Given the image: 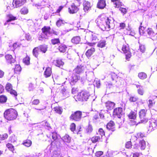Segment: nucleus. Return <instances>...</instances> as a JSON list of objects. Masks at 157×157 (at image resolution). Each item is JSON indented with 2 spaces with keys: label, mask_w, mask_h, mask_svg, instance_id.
Wrapping results in <instances>:
<instances>
[{
  "label": "nucleus",
  "mask_w": 157,
  "mask_h": 157,
  "mask_svg": "<svg viewBox=\"0 0 157 157\" xmlns=\"http://www.w3.org/2000/svg\"><path fill=\"white\" fill-rule=\"evenodd\" d=\"M4 118L9 121L15 120L18 116V113L17 110L12 108H10L6 110L3 114Z\"/></svg>",
  "instance_id": "1"
},
{
  "label": "nucleus",
  "mask_w": 157,
  "mask_h": 157,
  "mask_svg": "<svg viewBox=\"0 0 157 157\" xmlns=\"http://www.w3.org/2000/svg\"><path fill=\"white\" fill-rule=\"evenodd\" d=\"M90 96L89 92L86 90H82L78 93L76 96V101H87Z\"/></svg>",
  "instance_id": "2"
},
{
  "label": "nucleus",
  "mask_w": 157,
  "mask_h": 157,
  "mask_svg": "<svg viewBox=\"0 0 157 157\" xmlns=\"http://www.w3.org/2000/svg\"><path fill=\"white\" fill-rule=\"evenodd\" d=\"M147 110L146 109H140L139 112V117L140 119V121L138 123H146L148 121V119L146 117V114Z\"/></svg>",
  "instance_id": "3"
},
{
  "label": "nucleus",
  "mask_w": 157,
  "mask_h": 157,
  "mask_svg": "<svg viewBox=\"0 0 157 157\" xmlns=\"http://www.w3.org/2000/svg\"><path fill=\"white\" fill-rule=\"evenodd\" d=\"M121 50L125 54V59L128 60L132 56V53L130 51V49L128 44H123L121 48Z\"/></svg>",
  "instance_id": "4"
},
{
  "label": "nucleus",
  "mask_w": 157,
  "mask_h": 157,
  "mask_svg": "<svg viewBox=\"0 0 157 157\" xmlns=\"http://www.w3.org/2000/svg\"><path fill=\"white\" fill-rule=\"evenodd\" d=\"M82 114V112L79 110L72 112L70 117V119L72 121H78L81 119Z\"/></svg>",
  "instance_id": "5"
},
{
  "label": "nucleus",
  "mask_w": 157,
  "mask_h": 157,
  "mask_svg": "<svg viewBox=\"0 0 157 157\" xmlns=\"http://www.w3.org/2000/svg\"><path fill=\"white\" fill-rule=\"evenodd\" d=\"M51 136L53 140L52 141L51 140V145L56 147L59 146L60 144V141L59 139L58 138L57 133L53 132L51 133Z\"/></svg>",
  "instance_id": "6"
},
{
  "label": "nucleus",
  "mask_w": 157,
  "mask_h": 157,
  "mask_svg": "<svg viewBox=\"0 0 157 157\" xmlns=\"http://www.w3.org/2000/svg\"><path fill=\"white\" fill-rule=\"evenodd\" d=\"M101 25L102 30L103 31H108L110 30V28L112 29L113 28L114 24V22L109 18L108 20L106 21V26H104L102 25Z\"/></svg>",
  "instance_id": "7"
},
{
  "label": "nucleus",
  "mask_w": 157,
  "mask_h": 157,
  "mask_svg": "<svg viewBox=\"0 0 157 157\" xmlns=\"http://www.w3.org/2000/svg\"><path fill=\"white\" fill-rule=\"evenodd\" d=\"M109 17L104 15H101L99 17L98 21V25L100 28L102 30L101 25H102L104 26H105L104 24H106V21L108 20Z\"/></svg>",
  "instance_id": "8"
},
{
  "label": "nucleus",
  "mask_w": 157,
  "mask_h": 157,
  "mask_svg": "<svg viewBox=\"0 0 157 157\" xmlns=\"http://www.w3.org/2000/svg\"><path fill=\"white\" fill-rule=\"evenodd\" d=\"M85 68L83 65H78L74 69L73 71L75 74L80 75L85 71Z\"/></svg>",
  "instance_id": "9"
},
{
  "label": "nucleus",
  "mask_w": 157,
  "mask_h": 157,
  "mask_svg": "<svg viewBox=\"0 0 157 157\" xmlns=\"http://www.w3.org/2000/svg\"><path fill=\"white\" fill-rule=\"evenodd\" d=\"M79 10V8L74 3H72L68 7V11L70 14H74L77 13Z\"/></svg>",
  "instance_id": "10"
},
{
  "label": "nucleus",
  "mask_w": 157,
  "mask_h": 157,
  "mask_svg": "<svg viewBox=\"0 0 157 157\" xmlns=\"http://www.w3.org/2000/svg\"><path fill=\"white\" fill-rule=\"evenodd\" d=\"M6 21L4 24V25H6L7 23L14 21L17 19V17L14 16L13 14L10 13L6 15Z\"/></svg>",
  "instance_id": "11"
},
{
  "label": "nucleus",
  "mask_w": 157,
  "mask_h": 157,
  "mask_svg": "<svg viewBox=\"0 0 157 157\" xmlns=\"http://www.w3.org/2000/svg\"><path fill=\"white\" fill-rule=\"evenodd\" d=\"M75 73L72 74L70 78V84L71 85H74L80 79V77L77 75Z\"/></svg>",
  "instance_id": "12"
},
{
  "label": "nucleus",
  "mask_w": 157,
  "mask_h": 157,
  "mask_svg": "<svg viewBox=\"0 0 157 157\" xmlns=\"http://www.w3.org/2000/svg\"><path fill=\"white\" fill-rule=\"evenodd\" d=\"M123 110L121 107H118L115 108L113 112V115L117 116L118 118H121L122 115Z\"/></svg>",
  "instance_id": "13"
},
{
  "label": "nucleus",
  "mask_w": 157,
  "mask_h": 157,
  "mask_svg": "<svg viewBox=\"0 0 157 157\" xmlns=\"http://www.w3.org/2000/svg\"><path fill=\"white\" fill-rule=\"evenodd\" d=\"M115 123L113 121H110L106 124V128L109 131L114 132L115 131Z\"/></svg>",
  "instance_id": "14"
},
{
  "label": "nucleus",
  "mask_w": 157,
  "mask_h": 157,
  "mask_svg": "<svg viewBox=\"0 0 157 157\" xmlns=\"http://www.w3.org/2000/svg\"><path fill=\"white\" fill-rule=\"evenodd\" d=\"M82 5L83 6V10L85 12H88V10L91 9V6L90 2L85 0L83 1Z\"/></svg>",
  "instance_id": "15"
},
{
  "label": "nucleus",
  "mask_w": 157,
  "mask_h": 157,
  "mask_svg": "<svg viewBox=\"0 0 157 157\" xmlns=\"http://www.w3.org/2000/svg\"><path fill=\"white\" fill-rule=\"evenodd\" d=\"M51 28L50 26H44L41 29V31L42 33L46 36H48V35H51L52 34V33L51 32Z\"/></svg>",
  "instance_id": "16"
},
{
  "label": "nucleus",
  "mask_w": 157,
  "mask_h": 157,
  "mask_svg": "<svg viewBox=\"0 0 157 157\" xmlns=\"http://www.w3.org/2000/svg\"><path fill=\"white\" fill-rule=\"evenodd\" d=\"M136 110H131L128 115V118L130 119L135 120L137 117Z\"/></svg>",
  "instance_id": "17"
},
{
  "label": "nucleus",
  "mask_w": 157,
  "mask_h": 157,
  "mask_svg": "<svg viewBox=\"0 0 157 157\" xmlns=\"http://www.w3.org/2000/svg\"><path fill=\"white\" fill-rule=\"evenodd\" d=\"M26 0H13V5L14 4L16 7H19L23 5L26 2Z\"/></svg>",
  "instance_id": "18"
},
{
  "label": "nucleus",
  "mask_w": 157,
  "mask_h": 157,
  "mask_svg": "<svg viewBox=\"0 0 157 157\" xmlns=\"http://www.w3.org/2000/svg\"><path fill=\"white\" fill-rule=\"evenodd\" d=\"M106 6L105 0H98L97 7L99 9H104Z\"/></svg>",
  "instance_id": "19"
},
{
  "label": "nucleus",
  "mask_w": 157,
  "mask_h": 157,
  "mask_svg": "<svg viewBox=\"0 0 157 157\" xmlns=\"http://www.w3.org/2000/svg\"><path fill=\"white\" fill-rule=\"evenodd\" d=\"M5 58L6 62L10 64L13 63L15 61L14 59L12 56L9 54H7L5 55Z\"/></svg>",
  "instance_id": "20"
},
{
  "label": "nucleus",
  "mask_w": 157,
  "mask_h": 157,
  "mask_svg": "<svg viewBox=\"0 0 157 157\" xmlns=\"http://www.w3.org/2000/svg\"><path fill=\"white\" fill-rule=\"evenodd\" d=\"M135 147L137 149L139 147H140L141 150H144L146 147V142L145 141L142 140L139 142V145H138V144H135Z\"/></svg>",
  "instance_id": "21"
},
{
  "label": "nucleus",
  "mask_w": 157,
  "mask_h": 157,
  "mask_svg": "<svg viewBox=\"0 0 157 157\" xmlns=\"http://www.w3.org/2000/svg\"><path fill=\"white\" fill-rule=\"evenodd\" d=\"M53 111L55 113L60 115L63 113V109L61 107L57 106L53 108Z\"/></svg>",
  "instance_id": "22"
},
{
  "label": "nucleus",
  "mask_w": 157,
  "mask_h": 157,
  "mask_svg": "<svg viewBox=\"0 0 157 157\" xmlns=\"http://www.w3.org/2000/svg\"><path fill=\"white\" fill-rule=\"evenodd\" d=\"M105 103L106 109L109 110H112L115 105V104L114 102L110 101H108Z\"/></svg>",
  "instance_id": "23"
},
{
  "label": "nucleus",
  "mask_w": 157,
  "mask_h": 157,
  "mask_svg": "<svg viewBox=\"0 0 157 157\" xmlns=\"http://www.w3.org/2000/svg\"><path fill=\"white\" fill-rule=\"evenodd\" d=\"M52 68L50 67H47L44 73V75L46 78L50 77L52 74Z\"/></svg>",
  "instance_id": "24"
},
{
  "label": "nucleus",
  "mask_w": 157,
  "mask_h": 157,
  "mask_svg": "<svg viewBox=\"0 0 157 157\" xmlns=\"http://www.w3.org/2000/svg\"><path fill=\"white\" fill-rule=\"evenodd\" d=\"M33 54L35 57L38 58L40 55V51L38 47H35L32 51Z\"/></svg>",
  "instance_id": "25"
},
{
  "label": "nucleus",
  "mask_w": 157,
  "mask_h": 157,
  "mask_svg": "<svg viewBox=\"0 0 157 157\" xmlns=\"http://www.w3.org/2000/svg\"><path fill=\"white\" fill-rule=\"evenodd\" d=\"M67 47L64 44H60L58 47L57 49L59 51L62 53H64L66 52Z\"/></svg>",
  "instance_id": "26"
},
{
  "label": "nucleus",
  "mask_w": 157,
  "mask_h": 157,
  "mask_svg": "<svg viewBox=\"0 0 157 157\" xmlns=\"http://www.w3.org/2000/svg\"><path fill=\"white\" fill-rule=\"evenodd\" d=\"M38 47L40 50V52L43 53H45L48 50V46L45 44L41 45L38 46Z\"/></svg>",
  "instance_id": "27"
},
{
  "label": "nucleus",
  "mask_w": 157,
  "mask_h": 157,
  "mask_svg": "<svg viewBox=\"0 0 157 157\" xmlns=\"http://www.w3.org/2000/svg\"><path fill=\"white\" fill-rule=\"evenodd\" d=\"M143 22L140 23V26L139 27V32L140 35L144 34L146 31V26L142 25V24Z\"/></svg>",
  "instance_id": "28"
},
{
  "label": "nucleus",
  "mask_w": 157,
  "mask_h": 157,
  "mask_svg": "<svg viewBox=\"0 0 157 157\" xmlns=\"http://www.w3.org/2000/svg\"><path fill=\"white\" fill-rule=\"evenodd\" d=\"M95 49L94 48H92L88 49L86 53V55L88 58L90 57L95 52Z\"/></svg>",
  "instance_id": "29"
},
{
  "label": "nucleus",
  "mask_w": 157,
  "mask_h": 157,
  "mask_svg": "<svg viewBox=\"0 0 157 157\" xmlns=\"http://www.w3.org/2000/svg\"><path fill=\"white\" fill-rule=\"evenodd\" d=\"M112 2H113V5H115V7L118 8L122 5V3L120 0H111Z\"/></svg>",
  "instance_id": "30"
},
{
  "label": "nucleus",
  "mask_w": 157,
  "mask_h": 157,
  "mask_svg": "<svg viewBox=\"0 0 157 157\" xmlns=\"http://www.w3.org/2000/svg\"><path fill=\"white\" fill-rule=\"evenodd\" d=\"M81 40V39L79 36H75L73 37L71 39V42L75 44H78Z\"/></svg>",
  "instance_id": "31"
},
{
  "label": "nucleus",
  "mask_w": 157,
  "mask_h": 157,
  "mask_svg": "<svg viewBox=\"0 0 157 157\" xmlns=\"http://www.w3.org/2000/svg\"><path fill=\"white\" fill-rule=\"evenodd\" d=\"M21 68L19 64H16L14 68V72L15 73L19 74L21 70Z\"/></svg>",
  "instance_id": "32"
},
{
  "label": "nucleus",
  "mask_w": 157,
  "mask_h": 157,
  "mask_svg": "<svg viewBox=\"0 0 157 157\" xmlns=\"http://www.w3.org/2000/svg\"><path fill=\"white\" fill-rule=\"evenodd\" d=\"M6 146L13 153L15 152V148L14 146L11 144L8 143L6 144Z\"/></svg>",
  "instance_id": "33"
},
{
  "label": "nucleus",
  "mask_w": 157,
  "mask_h": 157,
  "mask_svg": "<svg viewBox=\"0 0 157 157\" xmlns=\"http://www.w3.org/2000/svg\"><path fill=\"white\" fill-rule=\"evenodd\" d=\"M32 141L28 139L25 140L22 144L27 147H30L32 145Z\"/></svg>",
  "instance_id": "34"
},
{
  "label": "nucleus",
  "mask_w": 157,
  "mask_h": 157,
  "mask_svg": "<svg viewBox=\"0 0 157 157\" xmlns=\"http://www.w3.org/2000/svg\"><path fill=\"white\" fill-rule=\"evenodd\" d=\"M90 139L92 143H95L100 140L101 137L100 136H94L90 138Z\"/></svg>",
  "instance_id": "35"
},
{
  "label": "nucleus",
  "mask_w": 157,
  "mask_h": 157,
  "mask_svg": "<svg viewBox=\"0 0 157 157\" xmlns=\"http://www.w3.org/2000/svg\"><path fill=\"white\" fill-rule=\"evenodd\" d=\"M62 140L65 143H69L71 141V138L70 136L67 134L65 135L62 137Z\"/></svg>",
  "instance_id": "36"
},
{
  "label": "nucleus",
  "mask_w": 157,
  "mask_h": 157,
  "mask_svg": "<svg viewBox=\"0 0 157 157\" xmlns=\"http://www.w3.org/2000/svg\"><path fill=\"white\" fill-rule=\"evenodd\" d=\"M40 102L39 99H36L32 100L30 103V105L33 106H37L38 105Z\"/></svg>",
  "instance_id": "37"
},
{
  "label": "nucleus",
  "mask_w": 157,
  "mask_h": 157,
  "mask_svg": "<svg viewBox=\"0 0 157 157\" xmlns=\"http://www.w3.org/2000/svg\"><path fill=\"white\" fill-rule=\"evenodd\" d=\"M106 44L105 40H100L97 44L98 47L100 48H103L105 47Z\"/></svg>",
  "instance_id": "38"
},
{
  "label": "nucleus",
  "mask_w": 157,
  "mask_h": 157,
  "mask_svg": "<svg viewBox=\"0 0 157 157\" xmlns=\"http://www.w3.org/2000/svg\"><path fill=\"white\" fill-rule=\"evenodd\" d=\"M7 100V97L4 95H0V103H6Z\"/></svg>",
  "instance_id": "39"
},
{
  "label": "nucleus",
  "mask_w": 157,
  "mask_h": 157,
  "mask_svg": "<svg viewBox=\"0 0 157 157\" xmlns=\"http://www.w3.org/2000/svg\"><path fill=\"white\" fill-rule=\"evenodd\" d=\"M30 58L28 56H27L23 59V63L27 65L30 64Z\"/></svg>",
  "instance_id": "40"
},
{
  "label": "nucleus",
  "mask_w": 157,
  "mask_h": 157,
  "mask_svg": "<svg viewBox=\"0 0 157 157\" xmlns=\"http://www.w3.org/2000/svg\"><path fill=\"white\" fill-rule=\"evenodd\" d=\"M20 12L21 14L25 15L27 14L28 13L29 10L25 6L21 9Z\"/></svg>",
  "instance_id": "41"
},
{
  "label": "nucleus",
  "mask_w": 157,
  "mask_h": 157,
  "mask_svg": "<svg viewBox=\"0 0 157 157\" xmlns=\"http://www.w3.org/2000/svg\"><path fill=\"white\" fill-rule=\"evenodd\" d=\"M42 125L45 128H47L48 129L52 128L50 124L47 121H43L42 122Z\"/></svg>",
  "instance_id": "42"
},
{
  "label": "nucleus",
  "mask_w": 157,
  "mask_h": 157,
  "mask_svg": "<svg viewBox=\"0 0 157 157\" xmlns=\"http://www.w3.org/2000/svg\"><path fill=\"white\" fill-rule=\"evenodd\" d=\"M6 90L8 92L13 90L12 85L10 82H7L6 85L5 86Z\"/></svg>",
  "instance_id": "43"
},
{
  "label": "nucleus",
  "mask_w": 157,
  "mask_h": 157,
  "mask_svg": "<svg viewBox=\"0 0 157 157\" xmlns=\"http://www.w3.org/2000/svg\"><path fill=\"white\" fill-rule=\"evenodd\" d=\"M138 100V97L135 95L131 96L129 99V100L130 102H135Z\"/></svg>",
  "instance_id": "44"
},
{
  "label": "nucleus",
  "mask_w": 157,
  "mask_h": 157,
  "mask_svg": "<svg viewBox=\"0 0 157 157\" xmlns=\"http://www.w3.org/2000/svg\"><path fill=\"white\" fill-rule=\"evenodd\" d=\"M138 76L140 79H144L147 78V75L145 73L141 72L138 74Z\"/></svg>",
  "instance_id": "45"
},
{
  "label": "nucleus",
  "mask_w": 157,
  "mask_h": 157,
  "mask_svg": "<svg viewBox=\"0 0 157 157\" xmlns=\"http://www.w3.org/2000/svg\"><path fill=\"white\" fill-rule=\"evenodd\" d=\"M51 42L53 45H56L60 43V40L59 38L52 39L51 40Z\"/></svg>",
  "instance_id": "46"
},
{
  "label": "nucleus",
  "mask_w": 157,
  "mask_h": 157,
  "mask_svg": "<svg viewBox=\"0 0 157 157\" xmlns=\"http://www.w3.org/2000/svg\"><path fill=\"white\" fill-rule=\"evenodd\" d=\"M8 136V135L6 133L0 134V140H3L6 139Z\"/></svg>",
  "instance_id": "47"
},
{
  "label": "nucleus",
  "mask_w": 157,
  "mask_h": 157,
  "mask_svg": "<svg viewBox=\"0 0 157 157\" xmlns=\"http://www.w3.org/2000/svg\"><path fill=\"white\" fill-rule=\"evenodd\" d=\"M64 63L60 59H57L55 61V65L59 67L63 65Z\"/></svg>",
  "instance_id": "48"
},
{
  "label": "nucleus",
  "mask_w": 157,
  "mask_h": 157,
  "mask_svg": "<svg viewBox=\"0 0 157 157\" xmlns=\"http://www.w3.org/2000/svg\"><path fill=\"white\" fill-rule=\"evenodd\" d=\"M155 104V101L154 100L149 99L148 100V107L149 108H151L153 107Z\"/></svg>",
  "instance_id": "49"
},
{
  "label": "nucleus",
  "mask_w": 157,
  "mask_h": 157,
  "mask_svg": "<svg viewBox=\"0 0 157 157\" xmlns=\"http://www.w3.org/2000/svg\"><path fill=\"white\" fill-rule=\"evenodd\" d=\"M147 32L148 34L150 36H152L155 34L154 32L151 28H148L147 30Z\"/></svg>",
  "instance_id": "50"
},
{
  "label": "nucleus",
  "mask_w": 157,
  "mask_h": 157,
  "mask_svg": "<svg viewBox=\"0 0 157 157\" xmlns=\"http://www.w3.org/2000/svg\"><path fill=\"white\" fill-rule=\"evenodd\" d=\"M93 130V128L91 125H89L87 128L86 129V132L88 133H91Z\"/></svg>",
  "instance_id": "51"
},
{
  "label": "nucleus",
  "mask_w": 157,
  "mask_h": 157,
  "mask_svg": "<svg viewBox=\"0 0 157 157\" xmlns=\"http://www.w3.org/2000/svg\"><path fill=\"white\" fill-rule=\"evenodd\" d=\"M138 93L141 95H143L144 93V90L143 87H141L137 90Z\"/></svg>",
  "instance_id": "52"
},
{
  "label": "nucleus",
  "mask_w": 157,
  "mask_h": 157,
  "mask_svg": "<svg viewBox=\"0 0 157 157\" xmlns=\"http://www.w3.org/2000/svg\"><path fill=\"white\" fill-rule=\"evenodd\" d=\"M63 24V20L60 19L57 21L56 23V25L58 27L61 26Z\"/></svg>",
  "instance_id": "53"
},
{
  "label": "nucleus",
  "mask_w": 157,
  "mask_h": 157,
  "mask_svg": "<svg viewBox=\"0 0 157 157\" xmlns=\"http://www.w3.org/2000/svg\"><path fill=\"white\" fill-rule=\"evenodd\" d=\"M9 92H10L11 94L14 95L15 98L17 99V94L15 90L13 89Z\"/></svg>",
  "instance_id": "54"
},
{
  "label": "nucleus",
  "mask_w": 157,
  "mask_h": 157,
  "mask_svg": "<svg viewBox=\"0 0 157 157\" xmlns=\"http://www.w3.org/2000/svg\"><path fill=\"white\" fill-rule=\"evenodd\" d=\"M119 10L121 11V12L122 13L123 15L126 13L127 12V9L124 8L120 7L119 8Z\"/></svg>",
  "instance_id": "55"
},
{
  "label": "nucleus",
  "mask_w": 157,
  "mask_h": 157,
  "mask_svg": "<svg viewBox=\"0 0 157 157\" xmlns=\"http://www.w3.org/2000/svg\"><path fill=\"white\" fill-rule=\"evenodd\" d=\"M76 125L74 123H72L70 125V129L72 132H74L75 130Z\"/></svg>",
  "instance_id": "56"
},
{
  "label": "nucleus",
  "mask_w": 157,
  "mask_h": 157,
  "mask_svg": "<svg viewBox=\"0 0 157 157\" xmlns=\"http://www.w3.org/2000/svg\"><path fill=\"white\" fill-rule=\"evenodd\" d=\"M125 147L127 148H130L132 147V144L131 141L127 142L125 144Z\"/></svg>",
  "instance_id": "57"
},
{
  "label": "nucleus",
  "mask_w": 157,
  "mask_h": 157,
  "mask_svg": "<svg viewBox=\"0 0 157 157\" xmlns=\"http://www.w3.org/2000/svg\"><path fill=\"white\" fill-rule=\"evenodd\" d=\"M103 153V152L101 151H97L95 153V156L96 157H100Z\"/></svg>",
  "instance_id": "58"
},
{
  "label": "nucleus",
  "mask_w": 157,
  "mask_h": 157,
  "mask_svg": "<svg viewBox=\"0 0 157 157\" xmlns=\"http://www.w3.org/2000/svg\"><path fill=\"white\" fill-rule=\"evenodd\" d=\"M137 136L139 138H142L145 137V134L141 132H139L137 134Z\"/></svg>",
  "instance_id": "59"
},
{
  "label": "nucleus",
  "mask_w": 157,
  "mask_h": 157,
  "mask_svg": "<svg viewBox=\"0 0 157 157\" xmlns=\"http://www.w3.org/2000/svg\"><path fill=\"white\" fill-rule=\"evenodd\" d=\"M98 131L101 136L105 135V132L102 128H99Z\"/></svg>",
  "instance_id": "60"
},
{
  "label": "nucleus",
  "mask_w": 157,
  "mask_h": 157,
  "mask_svg": "<svg viewBox=\"0 0 157 157\" xmlns=\"http://www.w3.org/2000/svg\"><path fill=\"white\" fill-rule=\"evenodd\" d=\"M78 91V89L77 87H73L71 90V93L72 94H75Z\"/></svg>",
  "instance_id": "61"
},
{
  "label": "nucleus",
  "mask_w": 157,
  "mask_h": 157,
  "mask_svg": "<svg viewBox=\"0 0 157 157\" xmlns=\"http://www.w3.org/2000/svg\"><path fill=\"white\" fill-rule=\"evenodd\" d=\"M64 6H61L59 7L56 10V13H59L61 11V10L63 9V8Z\"/></svg>",
  "instance_id": "62"
},
{
  "label": "nucleus",
  "mask_w": 157,
  "mask_h": 157,
  "mask_svg": "<svg viewBox=\"0 0 157 157\" xmlns=\"http://www.w3.org/2000/svg\"><path fill=\"white\" fill-rule=\"evenodd\" d=\"M126 27V24L124 23H121L120 24L119 27L120 29H124Z\"/></svg>",
  "instance_id": "63"
},
{
  "label": "nucleus",
  "mask_w": 157,
  "mask_h": 157,
  "mask_svg": "<svg viewBox=\"0 0 157 157\" xmlns=\"http://www.w3.org/2000/svg\"><path fill=\"white\" fill-rule=\"evenodd\" d=\"M95 85L97 88H100L101 85L100 81H96L95 82Z\"/></svg>",
  "instance_id": "64"
}]
</instances>
